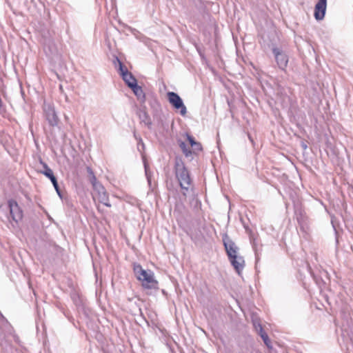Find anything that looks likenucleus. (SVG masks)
Listing matches in <instances>:
<instances>
[{
  "instance_id": "nucleus-1",
  "label": "nucleus",
  "mask_w": 353,
  "mask_h": 353,
  "mask_svg": "<svg viewBox=\"0 0 353 353\" xmlns=\"http://www.w3.org/2000/svg\"><path fill=\"white\" fill-rule=\"evenodd\" d=\"M134 272L137 279L140 281L142 285L148 289L157 288L158 282L154 279V273L151 270H143L141 265H134Z\"/></svg>"
},
{
  "instance_id": "nucleus-9",
  "label": "nucleus",
  "mask_w": 353,
  "mask_h": 353,
  "mask_svg": "<svg viewBox=\"0 0 353 353\" xmlns=\"http://www.w3.org/2000/svg\"><path fill=\"white\" fill-rule=\"evenodd\" d=\"M327 0H319L314 8V17L316 20H322L325 14Z\"/></svg>"
},
{
  "instance_id": "nucleus-16",
  "label": "nucleus",
  "mask_w": 353,
  "mask_h": 353,
  "mask_svg": "<svg viewBox=\"0 0 353 353\" xmlns=\"http://www.w3.org/2000/svg\"><path fill=\"white\" fill-rule=\"evenodd\" d=\"M179 145L180 148L181 149V150L183 151V154H185V156L186 157H189L192 155V150L188 149V145L185 143L179 141Z\"/></svg>"
},
{
  "instance_id": "nucleus-17",
  "label": "nucleus",
  "mask_w": 353,
  "mask_h": 353,
  "mask_svg": "<svg viewBox=\"0 0 353 353\" xmlns=\"http://www.w3.org/2000/svg\"><path fill=\"white\" fill-rule=\"evenodd\" d=\"M117 61L119 63L120 74L122 77H123V74H124L125 72H129L128 71V70L126 69V68L123 65L122 63L120 61V60L118 58H117Z\"/></svg>"
},
{
  "instance_id": "nucleus-13",
  "label": "nucleus",
  "mask_w": 353,
  "mask_h": 353,
  "mask_svg": "<svg viewBox=\"0 0 353 353\" xmlns=\"http://www.w3.org/2000/svg\"><path fill=\"white\" fill-rule=\"evenodd\" d=\"M122 78L130 88L134 87V85L137 84L136 79L130 72H125L123 74Z\"/></svg>"
},
{
  "instance_id": "nucleus-14",
  "label": "nucleus",
  "mask_w": 353,
  "mask_h": 353,
  "mask_svg": "<svg viewBox=\"0 0 353 353\" xmlns=\"http://www.w3.org/2000/svg\"><path fill=\"white\" fill-rule=\"evenodd\" d=\"M134 94L137 96V99L141 101H145V94L141 87L139 86L137 84L134 85V87L131 88Z\"/></svg>"
},
{
  "instance_id": "nucleus-7",
  "label": "nucleus",
  "mask_w": 353,
  "mask_h": 353,
  "mask_svg": "<svg viewBox=\"0 0 353 353\" xmlns=\"http://www.w3.org/2000/svg\"><path fill=\"white\" fill-rule=\"evenodd\" d=\"M8 208L13 221L18 222L22 219V212L17 203L13 200L8 201Z\"/></svg>"
},
{
  "instance_id": "nucleus-11",
  "label": "nucleus",
  "mask_w": 353,
  "mask_h": 353,
  "mask_svg": "<svg viewBox=\"0 0 353 353\" xmlns=\"http://www.w3.org/2000/svg\"><path fill=\"white\" fill-rule=\"evenodd\" d=\"M223 243L229 259L238 255V247L232 241L229 239H225L223 240Z\"/></svg>"
},
{
  "instance_id": "nucleus-6",
  "label": "nucleus",
  "mask_w": 353,
  "mask_h": 353,
  "mask_svg": "<svg viewBox=\"0 0 353 353\" xmlns=\"http://www.w3.org/2000/svg\"><path fill=\"white\" fill-rule=\"evenodd\" d=\"M273 53L279 67L283 70L288 63V55L283 51L276 48L273 49Z\"/></svg>"
},
{
  "instance_id": "nucleus-19",
  "label": "nucleus",
  "mask_w": 353,
  "mask_h": 353,
  "mask_svg": "<svg viewBox=\"0 0 353 353\" xmlns=\"http://www.w3.org/2000/svg\"><path fill=\"white\" fill-rule=\"evenodd\" d=\"M192 153H195L196 152L201 151L202 150V147L200 143L198 142V146L197 145H192Z\"/></svg>"
},
{
  "instance_id": "nucleus-5",
  "label": "nucleus",
  "mask_w": 353,
  "mask_h": 353,
  "mask_svg": "<svg viewBox=\"0 0 353 353\" xmlns=\"http://www.w3.org/2000/svg\"><path fill=\"white\" fill-rule=\"evenodd\" d=\"M43 111L45 113L46 118L48 120L50 125L52 126L57 125L58 117L57 116L54 108L52 107L50 104H44Z\"/></svg>"
},
{
  "instance_id": "nucleus-10",
  "label": "nucleus",
  "mask_w": 353,
  "mask_h": 353,
  "mask_svg": "<svg viewBox=\"0 0 353 353\" xmlns=\"http://www.w3.org/2000/svg\"><path fill=\"white\" fill-rule=\"evenodd\" d=\"M252 323L256 332L261 336L265 344L269 347L270 341L268 334L264 332L259 319H253Z\"/></svg>"
},
{
  "instance_id": "nucleus-20",
  "label": "nucleus",
  "mask_w": 353,
  "mask_h": 353,
  "mask_svg": "<svg viewBox=\"0 0 353 353\" xmlns=\"http://www.w3.org/2000/svg\"><path fill=\"white\" fill-rule=\"evenodd\" d=\"M144 166H145V174H146L147 177H148V181H150V178H149V170H148V165H146V163H145V164H144Z\"/></svg>"
},
{
  "instance_id": "nucleus-21",
  "label": "nucleus",
  "mask_w": 353,
  "mask_h": 353,
  "mask_svg": "<svg viewBox=\"0 0 353 353\" xmlns=\"http://www.w3.org/2000/svg\"><path fill=\"white\" fill-rule=\"evenodd\" d=\"M303 147H304V148H307L306 145H303Z\"/></svg>"
},
{
  "instance_id": "nucleus-4",
  "label": "nucleus",
  "mask_w": 353,
  "mask_h": 353,
  "mask_svg": "<svg viewBox=\"0 0 353 353\" xmlns=\"http://www.w3.org/2000/svg\"><path fill=\"white\" fill-rule=\"evenodd\" d=\"M94 198L95 199H97L98 201L102 203L103 205L107 206V207H110L111 205L110 203H109V198H108V196L107 194V192L104 188V187L101 185H98L97 188L94 189Z\"/></svg>"
},
{
  "instance_id": "nucleus-2",
  "label": "nucleus",
  "mask_w": 353,
  "mask_h": 353,
  "mask_svg": "<svg viewBox=\"0 0 353 353\" xmlns=\"http://www.w3.org/2000/svg\"><path fill=\"white\" fill-rule=\"evenodd\" d=\"M175 174L180 186L182 189L188 190L190 185V177L189 172L183 161L181 159L176 158L175 160Z\"/></svg>"
},
{
  "instance_id": "nucleus-12",
  "label": "nucleus",
  "mask_w": 353,
  "mask_h": 353,
  "mask_svg": "<svg viewBox=\"0 0 353 353\" xmlns=\"http://www.w3.org/2000/svg\"><path fill=\"white\" fill-rule=\"evenodd\" d=\"M230 259V261L232 266L234 268L236 271L240 274V272L243 269L244 267V259L242 256L236 255L234 257H232Z\"/></svg>"
},
{
  "instance_id": "nucleus-3",
  "label": "nucleus",
  "mask_w": 353,
  "mask_h": 353,
  "mask_svg": "<svg viewBox=\"0 0 353 353\" xmlns=\"http://www.w3.org/2000/svg\"><path fill=\"white\" fill-rule=\"evenodd\" d=\"M169 103L176 110H180V114L185 116L187 109L181 98L174 92H169L167 94Z\"/></svg>"
},
{
  "instance_id": "nucleus-18",
  "label": "nucleus",
  "mask_w": 353,
  "mask_h": 353,
  "mask_svg": "<svg viewBox=\"0 0 353 353\" xmlns=\"http://www.w3.org/2000/svg\"><path fill=\"white\" fill-rule=\"evenodd\" d=\"M187 139L189 141V144L190 145V146H192V145H197L198 146V142H196L192 137L187 134Z\"/></svg>"
},
{
  "instance_id": "nucleus-15",
  "label": "nucleus",
  "mask_w": 353,
  "mask_h": 353,
  "mask_svg": "<svg viewBox=\"0 0 353 353\" xmlns=\"http://www.w3.org/2000/svg\"><path fill=\"white\" fill-rule=\"evenodd\" d=\"M87 170L89 174V179L92 185L93 189L97 188L98 185H101V184L97 181V178L91 168H87Z\"/></svg>"
},
{
  "instance_id": "nucleus-8",
  "label": "nucleus",
  "mask_w": 353,
  "mask_h": 353,
  "mask_svg": "<svg viewBox=\"0 0 353 353\" xmlns=\"http://www.w3.org/2000/svg\"><path fill=\"white\" fill-rule=\"evenodd\" d=\"M44 170L41 172L43 174L46 176L50 179V181L52 183L53 186L58 194V195L61 197V191L59 188V185L57 181L56 177L53 174L52 170L47 165L46 163H42Z\"/></svg>"
}]
</instances>
